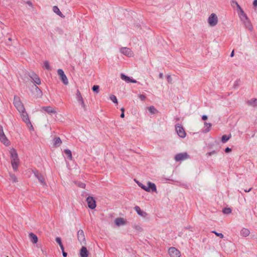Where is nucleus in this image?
<instances>
[{"label":"nucleus","instance_id":"obj_1","mask_svg":"<svg viewBox=\"0 0 257 257\" xmlns=\"http://www.w3.org/2000/svg\"><path fill=\"white\" fill-rule=\"evenodd\" d=\"M10 153L12 160L11 163L13 168L15 171H17L19 165V159L18 154L16 150L14 149H11Z\"/></svg>","mask_w":257,"mask_h":257},{"label":"nucleus","instance_id":"obj_2","mask_svg":"<svg viewBox=\"0 0 257 257\" xmlns=\"http://www.w3.org/2000/svg\"><path fill=\"white\" fill-rule=\"evenodd\" d=\"M14 104L19 112L20 111H24L25 109L23 103L20 100V98L17 96H14Z\"/></svg>","mask_w":257,"mask_h":257},{"label":"nucleus","instance_id":"obj_3","mask_svg":"<svg viewBox=\"0 0 257 257\" xmlns=\"http://www.w3.org/2000/svg\"><path fill=\"white\" fill-rule=\"evenodd\" d=\"M21 116L23 120L27 124L28 127L31 129H33V125L30 120L28 114L25 109L24 111L20 112Z\"/></svg>","mask_w":257,"mask_h":257},{"label":"nucleus","instance_id":"obj_4","mask_svg":"<svg viewBox=\"0 0 257 257\" xmlns=\"http://www.w3.org/2000/svg\"><path fill=\"white\" fill-rule=\"evenodd\" d=\"M208 23L211 27L215 26L218 22V19L217 15L215 14H211L208 18Z\"/></svg>","mask_w":257,"mask_h":257},{"label":"nucleus","instance_id":"obj_5","mask_svg":"<svg viewBox=\"0 0 257 257\" xmlns=\"http://www.w3.org/2000/svg\"><path fill=\"white\" fill-rule=\"evenodd\" d=\"M190 158V156L187 152L181 153L176 154L174 159L176 162H181Z\"/></svg>","mask_w":257,"mask_h":257},{"label":"nucleus","instance_id":"obj_6","mask_svg":"<svg viewBox=\"0 0 257 257\" xmlns=\"http://www.w3.org/2000/svg\"><path fill=\"white\" fill-rule=\"evenodd\" d=\"M76 98L79 104L81 106L82 108L84 110H86L87 109V106L85 104L83 97L78 89H77L76 93Z\"/></svg>","mask_w":257,"mask_h":257},{"label":"nucleus","instance_id":"obj_7","mask_svg":"<svg viewBox=\"0 0 257 257\" xmlns=\"http://www.w3.org/2000/svg\"><path fill=\"white\" fill-rule=\"evenodd\" d=\"M0 141L6 146L10 144V142L5 135L3 127L1 125H0Z\"/></svg>","mask_w":257,"mask_h":257},{"label":"nucleus","instance_id":"obj_8","mask_svg":"<svg viewBox=\"0 0 257 257\" xmlns=\"http://www.w3.org/2000/svg\"><path fill=\"white\" fill-rule=\"evenodd\" d=\"M57 73L64 84L67 85L68 84V80L63 70L61 69H59L57 70Z\"/></svg>","mask_w":257,"mask_h":257},{"label":"nucleus","instance_id":"obj_9","mask_svg":"<svg viewBox=\"0 0 257 257\" xmlns=\"http://www.w3.org/2000/svg\"><path fill=\"white\" fill-rule=\"evenodd\" d=\"M168 253L171 257H180V252L175 247H171L168 250Z\"/></svg>","mask_w":257,"mask_h":257},{"label":"nucleus","instance_id":"obj_10","mask_svg":"<svg viewBox=\"0 0 257 257\" xmlns=\"http://www.w3.org/2000/svg\"><path fill=\"white\" fill-rule=\"evenodd\" d=\"M119 51L122 54L129 57H133L134 55L133 51L129 48L121 47L120 48Z\"/></svg>","mask_w":257,"mask_h":257},{"label":"nucleus","instance_id":"obj_11","mask_svg":"<svg viewBox=\"0 0 257 257\" xmlns=\"http://www.w3.org/2000/svg\"><path fill=\"white\" fill-rule=\"evenodd\" d=\"M29 76L33 80L34 83L38 85L41 84V80L39 76L34 72H31L28 74Z\"/></svg>","mask_w":257,"mask_h":257},{"label":"nucleus","instance_id":"obj_12","mask_svg":"<svg viewBox=\"0 0 257 257\" xmlns=\"http://www.w3.org/2000/svg\"><path fill=\"white\" fill-rule=\"evenodd\" d=\"M86 202L89 208L93 209L96 207V202L92 197H88L86 198Z\"/></svg>","mask_w":257,"mask_h":257},{"label":"nucleus","instance_id":"obj_13","mask_svg":"<svg viewBox=\"0 0 257 257\" xmlns=\"http://www.w3.org/2000/svg\"><path fill=\"white\" fill-rule=\"evenodd\" d=\"M176 131L178 136L182 138H184L186 137V133L182 126L177 125L176 126Z\"/></svg>","mask_w":257,"mask_h":257},{"label":"nucleus","instance_id":"obj_14","mask_svg":"<svg viewBox=\"0 0 257 257\" xmlns=\"http://www.w3.org/2000/svg\"><path fill=\"white\" fill-rule=\"evenodd\" d=\"M77 238L81 244L85 243V238L83 230L79 229L77 232Z\"/></svg>","mask_w":257,"mask_h":257},{"label":"nucleus","instance_id":"obj_15","mask_svg":"<svg viewBox=\"0 0 257 257\" xmlns=\"http://www.w3.org/2000/svg\"><path fill=\"white\" fill-rule=\"evenodd\" d=\"M235 5L236 6L237 9L239 10V16L241 21H242L244 19H246L248 17L244 13L242 9L241 8L240 6L238 5L237 2H235Z\"/></svg>","mask_w":257,"mask_h":257},{"label":"nucleus","instance_id":"obj_16","mask_svg":"<svg viewBox=\"0 0 257 257\" xmlns=\"http://www.w3.org/2000/svg\"><path fill=\"white\" fill-rule=\"evenodd\" d=\"M35 176L38 179L39 182L44 186L46 185L44 176L37 171H34Z\"/></svg>","mask_w":257,"mask_h":257},{"label":"nucleus","instance_id":"obj_17","mask_svg":"<svg viewBox=\"0 0 257 257\" xmlns=\"http://www.w3.org/2000/svg\"><path fill=\"white\" fill-rule=\"evenodd\" d=\"M147 189L148 190H146L147 192H156L157 188L156 185L154 183H152L150 182H148V186H147Z\"/></svg>","mask_w":257,"mask_h":257},{"label":"nucleus","instance_id":"obj_18","mask_svg":"<svg viewBox=\"0 0 257 257\" xmlns=\"http://www.w3.org/2000/svg\"><path fill=\"white\" fill-rule=\"evenodd\" d=\"M241 21L243 23L246 28H247L250 31H252V30H253L252 26L251 24L250 21H249V20L248 19V18H246V19H244V20Z\"/></svg>","mask_w":257,"mask_h":257},{"label":"nucleus","instance_id":"obj_19","mask_svg":"<svg viewBox=\"0 0 257 257\" xmlns=\"http://www.w3.org/2000/svg\"><path fill=\"white\" fill-rule=\"evenodd\" d=\"M134 209L137 212L139 215L143 217H146L147 216V213L146 212L142 210L139 206H135L134 207Z\"/></svg>","mask_w":257,"mask_h":257},{"label":"nucleus","instance_id":"obj_20","mask_svg":"<svg viewBox=\"0 0 257 257\" xmlns=\"http://www.w3.org/2000/svg\"><path fill=\"white\" fill-rule=\"evenodd\" d=\"M114 223L117 226H122L125 224L124 219L121 217L116 218L114 220Z\"/></svg>","mask_w":257,"mask_h":257},{"label":"nucleus","instance_id":"obj_21","mask_svg":"<svg viewBox=\"0 0 257 257\" xmlns=\"http://www.w3.org/2000/svg\"><path fill=\"white\" fill-rule=\"evenodd\" d=\"M80 257H87L88 255V250L85 246H82L80 251Z\"/></svg>","mask_w":257,"mask_h":257},{"label":"nucleus","instance_id":"obj_22","mask_svg":"<svg viewBox=\"0 0 257 257\" xmlns=\"http://www.w3.org/2000/svg\"><path fill=\"white\" fill-rule=\"evenodd\" d=\"M240 234L242 237H247L249 235L250 231L247 228H243L241 229Z\"/></svg>","mask_w":257,"mask_h":257},{"label":"nucleus","instance_id":"obj_23","mask_svg":"<svg viewBox=\"0 0 257 257\" xmlns=\"http://www.w3.org/2000/svg\"><path fill=\"white\" fill-rule=\"evenodd\" d=\"M61 144L62 141L59 137H56L53 139V144L55 147H59Z\"/></svg>","mask_w":257,"mask_h":257},{"label":"nucleus","instance_id":"obj_24","mask_svg":"<svg viewBox=\"0 0 257 257\" xmlns=\"http://www.w3.org/2000/svg\"><path fill=\"white\" fill-rule=\"evenodd\" d=\"M43 109L48 113H56V111L51 106H43Z\"/></svg>","mask_w":257,"mask_h":257},{"label":"nucleus","instance_id":"obj_25","mask_svg":"<svg viewBox=\"0 0 257 257\" xmlns=\"http://www.w3.org/2000/svg\"><path fill=\"white\" fill-rule=\"evenodd\" d=\"M29 237L31 241L33 243H36L38 242V237L34 233H30L29 234Z\"/></svg>","mask_w":257,"mask_h":257},{"label":"nucleus","instance_id":"obj_26","mask_svg":"<svg viewBox=\"0 0 257 257\" xmlns=\"http://www.w3.org/2000/svg\"><path fill=\"white\" fill-rule=\"evenodd\" d=\"M212 125L210 123L205 122L204 123V130L203 131V132L204 133H207L209 132L210 128Z\"/></svg>","mask_w":257,"mask_h":257},{"label":"nucleus","instance_id":"obj_27","mask_svg":"<svg viewBox=\"0 0 257 257\" xmlns=\"http://www.w3.org/2000/svg\"><path fill=\"white\" fill-rule=\"evenodd\" d=\"M148 109L150 113L152 114H154L158 112V110L154 106H151L150 107H148Z\"/></svg>","mask_w":257,"mask_h":257},{"label":"nucleus","instance_id":"obj_28","mask_svg":"<svg viewBox=\"0 0 257 257\" xmlns=\"http://www.w3.org/2000/svg\"><path fill=\"white\" fill-rule=\"evenodd\" d=\"M64 152L66 155L67 156L68 158L70 160H72V157L71 151L68 149H66L64 150Z\"/></svg>","mask_w":257,"mask_h":257},{"label":"nucleus","instance_id":"obj_29","mask_svg":"<svg viewBox=\"0 0 257 257\" xmlns=\"http://www.w3.org/2000/svg\"><path fill=\"white\" fill-rule=\"evenodd\" d=\"M53 10L54 12H55L56 14H57L59 16L62 17V14L60 11L59 10V8L57 6H54L53 8Z\"/></svg>","mask_w":257,"mask_h":257},{"label":"nucleus","instance_id":"obj_30","mask_svg":"<svg viewBox=\"0 0 257 257\" xmlns=\"http://www.w3.org/2000/svg\"><path fill=\"white\" fill-rule=\"evenodd\" d=\"M120 78L121 79H122L123 80H124L127 82H129L130 80V78L128 77V76H126L125 75H124V74H121L120 75Z\"/></svg>","mask_w":257,"mask_h":257},{"label":"nucleus","instance_id":"obj_31","mask_svg":"<svg viewBox=\"0 0 257 257\" xmlns=\"http://www.w3.org/2000/svg\"><path fill=\"white\" fill-rule=\"evenodd\" d=\"M248 103L250 105H256L257 104V99L256 98H252L248 101Z\"/></svg>","mask_w":257,"mask_h":257},{"label":"nucleus","instance_id":"obj_32","mask_svg":"<svg viewBox=\"0 0 257 257\" xmlns=\"http://www.w3.org/2000/svg\"><path fill=\"white\" fill-rule=\"evenodd\" d=\"M230 138V136H228L227 135H223L221 138V141L222 143H226Z\"/></svg>","mask_w":257,"mask_h":257},{"label":"nucleus","instance_id":"obj_33","mask_svg":"<svg viewBox=\"0 0 257 257\" xmlns=\"http://www.w3.org/2000/svg\"><path fill=\"white\" fill-rule=\"evenodd\" d=\"M10 179L12 181H13V182H18V180H17V178L16 177V176L13 174H10Z\"/></svg>","mask_w":257,"mask_h":257},{"label":"nucleus","instance_id":"obj_34","mask_svg":"<svg viewBox=\"0 0 257 257\" xmlns=\"http://www.w3.org/2000/svg\"><path fill=\"white\" fill-rule=\"evenodd\" d=\"M109 98L114 103H117V99L115 95H111L109 96Z\"/></svg>","mask_w":257,"mask_h":257},{"label":"nucleus","instance_id":"obj_35","mask_svg":"<svg viewBox=\"0 0 257 257\" xmlns=\"http://www.w3.org/2000/svg\"><path fill=\"white\" fill-rule=\"evenodd\" d=\"M35 90H36V92H37V95H38V96H42V91H41V90L40 89V88H39L38 86H37L36 85H35Z\"/></svg>","mask_w":257,"mask_h":257},{"label":"nucleus","instance_id":"obj_36","mask_svg":"<svg viewBox=\"0 0 257 257\" xmlns=\"http://www.w3.org/2000/svg\"><path fill=\"white\" fill-rule=\"evenodd\" d=\"M133 228L139 232H141L143 230L142 228L140 225H135L133 226Z\"/></svg>","mask_w":257,"mask_h":257},{"label":"nucleus","instance_id":"obj_37","mask_svg":"<svg viewBox=\"0 0 257 257\" xmlns=\"http://www.w3.org/2000/svg\"><path fill=\"white\" fill-rule=\"evenodd\" d=\"M44 67L47 70H49L50 69L49 63L48 61H45L44 62Z\"/></svg>","mask_w":257,"mask_h":257},{"label":"nucleus","instance_id":"obj_38","mask_svg":"<svg viewBox=\"0 0 257 257\" xmlns=\"http://www.w3.org/2000/svg\"><path fill=\"white\" fill-rule=\"evenodd\" d=\"M224 214H229L231 212V210L229 208H225L222 210Z\"/></svg>","mask_w":257,"mask_h":257},{"label":"nucleus","instance_id":"obj_39","mask_svg":"<svg viewBox=\"0 0 257 257\" xmlns=\"http://www.w3.org/2000/svg\"><path fill=\"white\" fill-rule=\"evenodd\" d=\"M92 90L96 92V93H98L99 90V86L98 85H94L92 88Z\"/></svg>","mask_w":257,"mask_h":257},{"label":"nucleus","instance_id":"obj_40","mask_svg":"<svg viewBox=\"0 0 257 257\" xmlns=\"http://www.w3.org/2000/svg\"><path fill=\"white\" fill-rule=\"evenodd\" d=\"M212 233H214L215 234H216V236H219L221 238H222L224 237L223 234L221 233H218V232H216L215 231H212Z\"/></svg>","mask_w":257,"mask_h":257},{"label":"nucleus","instance_id":"obj_41","mask_svg":"<svg viewBox=\"0 0 257 257\" xmlns=\"http://www.w3.org/2000/svg\"><path fill=\"white\" fill-rule=\"evenodd\" d=\"M138 184L142 189H144L145 191L148 190L147 189V186H146L141 183H138Z\"/></svg>","mask_w":257,"mask_h":257},{"label":"nucleus","instance_id":"obj_42","mask_svg":"<svg viewBox=\"0 0 257 257\" xmlns=\"http://www.w3.org/2000/svg\"><path fill=\"white\" fill-rule=\"evenodd\" d=\"M76 184L78 187L82 188H84L85 187V184L82 182H78Z\"/></svg>","mask_w":257,"mask_h":257},{"label":"nucleus","instance_id":"obj_43","mask_svg":"<svg viewBox=\"0 0 257 257\" xmlns=\"http://www.w3.org/2000/svg\"><path fill=\"white\" fill-rule=\"evenodd\" d=\"M56 241L57 243H58L59 244V245H61L62 244V241H61V239L59 237H57L56 238Z\"/></svg>","mask_w":257,"mask_h":257},{"label":"nucleus","instance_id":"obj_44","mask_svg":"<svg viewBox=\"0 0 257 257\" xmlns=\"http://www.w3.org/2000/svg\"><path fill=\"white\" fill-rule=\"evenodd\" d=\"M138 96L139 98L142 101H144L146 98V96L142 94H139Z\"/></svg>","mask_w":257,"mask_h":257},{"label":"nucleus","instance_id":"obj_45","mask_svg":"<svg viewBox=\"0 0 257 257\" xmlns=\"http://www.w3.org/2000/svg\"><path fill=\"white\" fill-rule=\"evenodd\" d=\"M167 79L169 83H171L172 79V78H171L170 75H167Z\"/></svg>","mask_w":257,"mask_h":257},{"label":"nucleus","instance_id":"obj_46","mask_svg":"<svg viewBox=\"0 0 257 257\" xmlns=\"http://www.w3.org/2000/svg\"><path fill=\"white\" fill-rule=\"evenodd\" d=\"M216 153V152L215 151H213L212 152H210L207 153V155L208 156H211L213 154H215Z\"/></svg>","mask_w":257,"mask_h":257},{"label":"nucleus","instance_id":"obj_47","mask_svg":"<svg viewBox=\"0 0 257 257\" xmlns=\"http://www.w3.org/2000/svg\"><path fill=\"white\" fill-rule=\"evenodd\" d=\"M231 151V149H230V148H228V147L226 148L225 149V152L226 153H229V152H230Z\"/></svg>","mask_w":257,"mask_h":257},{"label":"nucleus","instance_id":"obj_48","mask_svg":"<svg viewBox=\"0 0 257 257\" xmlns=\"http://www.w3.org/2000/svg\"><path fill=\"white\" fill-rule=\"evenodd\" d=\"M208 117L206 115H203L202 116V119L203 120H205L207 119Z\"/></svg>","mask_w":257,"mask_h":257},{"label":"nucleus","instance_id":"obj_49","mask_svg":"<svg viewBox=\"0 0 257 257\" xmlns=\"http://www.w3.org/2000/svg\"><path fill=\"white\" fill-rule=\"evenodd\" d=\"M253 5L254 7H256L257 6V0H254L253 1Z\"/></svg>","mask_w":257,"mask_h":257},{"label":"nucleus","instance_id":"obj_50","mask_svg":"<svg viewBox=\"0 0 257 257\" xmlns=\"http://www.w3.org/2000/svg\"><path fill=\"white\" fill-rule=\"evenodd\" d=\"M137 81L136 80L132 79L131 78H130V80L129 81V82H132V83H137Z\"/></svg>","mask_w":257,"mask_h":257},{"label":"nucleus","instance_id":"obj_51","mask_svg":"<svg viewBox=\"0 0 257 257\" xmlns=\"http://www.w3.org/2000/svg\"><path fill=\"white\" fill-rule=\"evenodd\" d=\"M62 254H63V256L64 257H66L67 255V253L66 252H65L64 251H62Z\"/></svg>","mask_w":257,"mask_h":257},{"label":"nucleus","instance_id":"obj_52","mask_svg":"<svg viewBox=\"0 0 257 257\" xmlns=\"http://www.w3.org/2000/svg\"><path fill=\"white\" fill-rule=\"evenodd\" d=\"M60 247L61 249L62 250V251H63L64 250V246H63V244L62 245H60Z\"/></svg>","mask_w":257,"mask_h":257},{"label":"nucleus","instance_id":"obj_53","mask_svg":"<svg viewBox=\"0 0 257 257\" xmlns=\"http://www.w3.org/2000/svg\"><path fill=\"white\" fill-rule=\"evenodd\" d=\"M163 74L162 73H160L159 74V78H163Z\"/></svg>","mask_w":257,"mask_h":257},{"label":"nucleus","instance_id":"obj_54","mask_svg":"<svg viewBox=\"0 0 257 257\" xmlns=\"http://www.w3.org/2000/svg\"><path fill=\"white\" fill-rule=\"evenodd\" d=\"M251 189H252V188H249V189H248V190H247V189H245V190H244V192H249V191H251Z\"/></svg>","mask_w":257,"mask_h":257},{"label":"nucleus","instance_id":"obj_55","mask_svg":"<svg viewBox=\"0 0 257 257\" xmlns=\"http://www.w3.org/2000/svg\"><path fill=\"white\" fill-rule=\"evenodd\" d=\"M120 117L121 118H123L124 117V112H122L121 114H120Z\"/></svg>","mask_w":257,"mask_h":257},{"label":"nucleus","instance_id":"obj_56","mask_svg":"<svg viewBox=\"0 0 257 257\" xmlns=\"http://www.w3.org/2000/svg\"><path fill=\"white\" fill-rule=\"evenodd\" d=\"M235 2H237L236 1H231V5H235Z\"/></svg>","mask_w":257,"mask_h":257},{"label":"nucleus","instance_id":"obj_57","mask_svg":"<svg viewBox=\"0 0 257 257\" xmlns=\"http://www.w3.org/2000/svg\"><path fill=\"white\" fill-rule=\"evenodd\" d=\"M234 56V51H232L230 54V57H232Z\"/></svg>","mask_w":257,"mask_h":257},{"label":"nucleus","instance_id":"obj_58","mask_svg":"<svg viewBox=\"0 0 257 257\" xmlns=\"http://www.w3.org/2000/svg\"><path fill=\"white\" fill-rule=\"evenodd\" d=\"M120 110L121 111V112H124V108H121L120 109Z\"/></svg>","mask_w":257,"mask_h":257},{"label":"nucleus","instance_id":"obj_59","mask_svg":"<svg viewBox=\"0 0 257 257\" xmlns=\"http://www.w3.org/2000/svg\"><path fill=\"white\" fill-rule=\"evenodd\" d=\"M167 180H170V179H164L162 181H163L164 182H165V181H167Z\"/></svg>","mask_w":257,"mask_h":257},{"label":"nucleus","instance_id":"obj_60","mask_svg":"<svg viewBox=\"0 0 257 257\" xmlns=\"http://www.w3.org/2000/svg\"><path fill=\"white\" fill-rule=\"evenodd\" d=\"M8 40H9V41H12V39H11V38H9L8 39Z\"/></svg>","mask_w":257,"mask_h":257},{"label":"nucleus","instance_id":"obj_61","mask_svg":"<svg viewBox=\"0 0 257 257\" xmlns=\"http://www.w3.org/2000/svg\"><path fill=\"white\" fill-rule=\"evenodd\" d=\"M42 251L43 253H44V252H45V251H44V250H43V249H42Z\"/></svg>","mask_w":257,"mask_h":257},{"label":"nucleus","instance_id":"obj_62","mask_svg":"<svg viewBox=\"0 0 257 257\" xmlns=\"http://www.w3.org/2000/svg\"><path fill=\"white\" fill-rule=\"evenodd\" d=\"M29 5H31V3H29Z\"/></svg>","mask_w":257,"mask_h":257}]
</instances>
